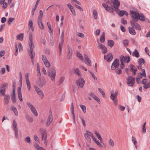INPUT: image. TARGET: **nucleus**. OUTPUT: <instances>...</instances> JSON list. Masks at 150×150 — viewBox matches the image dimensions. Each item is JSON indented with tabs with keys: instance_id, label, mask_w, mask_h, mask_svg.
<instances>
[{
	"instance_id": "obj_1",
	"label": "nucleus",
	"mask_w": 150,
	"mask_h": 150,
	"mask_svg": "<svg viewBox=\"0 0 150 150\" xmlns=\"http://www.w3.org/2000/svg\"><path fill=\"white\" fill-rule=\"evenodd\" d=\"M29 46L30 50L28 51L29 54L31 59V62L33 65H34L33 60L34 57L35 56V52L33 50L35 48L33 42L32 35L31 34H29Z\"/></svg>"
},
{
	"instance_id": "obj_2",
	"label": "nucleus",
	"mask_w": 150,
	"mask_h": 150,
	"mask_svg": "<svg viewBox=\"0 0 150 150\" xmlns=\"http://www.w3.org/2000/svg\"><path fill=\"white\" fill-rule=\"evenodd\" d=\"M130 14H131L132 17L135 19H139L141 21H145L148 23L149 22V20L148 19L146 18L142 14H139L136 11L133 10L130 11Z\"/></svg>"
},
{
	"instance_id": "obj_3",
	"label": "nucleus",
	"mask_w": 150,
	"mask_h": 150,
	"mask_svg": "<svg viewBox=\"0 0 150 150\" xmlns=\"http://www.w3.org/2000/svg\"><path fill=\"white\" fill-rule=\"evenodd\" d=\"M26 105L30 109L31 112L36 117L38 116V114L36 108L30 103L27 102Z\"/></svg>"
},
{
	"instance_id": "obj_4",
	"label": "nucleus",
	"mask_w": 150,
	"mask_h": 150,
	"mask_svg": "<svg viewBox=\"0 0 150 150\" xmlns=\"http://www.w3.org/2000/svg\"><path fill=\"white\" fill-rule=\"evenodd\" d=\"M48 76L51 79L53 82L55 81V76L56 75V70L54 68L51 69L48 73Z\"/></svg>"
},
{
	"instance_id": "obj_5",
	"label": "nucleus",
	"mask_w": 150,
	"mask_h": 150,
	"mask_svg": "<svg viewBox=\"0 0 150 150\" xmlns=\"http://www.w3.org/2000/svg\"><path fill=\"white\" fill-rule=\"evenodd\" d=\"M127 83L128 86L131 87L133 86L135 83V78L132 76H129L127 77Z\"/></svg>"
},
{
	"instance_id": "obj_6",
	"label": "nucleus",
	"mask_w": 150,
	"mask_h": 150,
	"mask_svg": "<svg viewBox=\"0 0 150 150\" xmlns=\"http://www.w3.org/2000/svg\"><path fill=\"white\" fill-rule=\"evenodd\" d=\"M131 25L133 28L136 30H140L141 29V28L139 24L137 23L135 20H132L130 21Z\"/></svg>"
},
{
	"instance_id": "obj_7",
	"label": "nucleus",
	"mask_w": 150,
	"mask_h": 150,
	"mask_svg": "<svg viewBox=\"0 0 150 150\" xmlns=\"http://www.w3.org/2000/svg\"><path fill=\"white\" fill-rule=\"evenodd\" d=\"M111 1L113 4V8L115 9V11L118 12L119 11L118 8L120 5V2L118 0H111Z\"/></svg>"
},
{
	"instance_id": "obj_8",
	"label": "nucleus",
	"mask_w": 150,
	"mask_h": 150,
	"mask_svg": "<svg viewBox=\"0 0 150 150\" xmlns=\"http://www.w3.org/2000/svg\"><path fill=\"white\" fill-rule=\"evenodd\" d=\"M76 83L77 86L81 88L83 87L85 84V80L82 78H79L76 81Z\"/></svg>"
},
{
	"instance_id": "obj_9",
	"label": "nucleus",
	"mask_w": 150,
	"mask_h": 150,
	"mask_svg": "<svg viewBox=\"0 0 150 150\" xmlns=\"http://www.w3.org/2000/svg\"><path fill=\"white\" fill-rule=\"evenodd\" d=\"M42 60L46 67L48 68H50L51 66L50 63L48 61L46 56L43 55L42 56Z\"/></svg>"
},
{
	"instance_id": "obj_10",
	"label": "nucleus",
	"mask_w": 150,
	"mask_h": 150,
	"mask_svg": "<svg viewBox=\"0 0 150 150\" xmlns=\"http://www.w3.org/2000/svg\"><path fill=\"white\" fill-rule=\"evenodd\" d=\"M53 117L51 111H50L49 113V115L47 117L46 122V125L47 126L50 125L53 121Z\"/></svg>"
},
{
	"instance_id": "obj_11",
	"label": "nucleus",
	"mask_w": 150,
	"mask_h": 150,
	"mask_svg": "<svg viewBox=\"0 0 150 150\" xmlns=\"http://www.w3.org/2000/svg\"><path fill=\"white\" fill-rule=\"evenodd\" d=\"M102 6L106 11L111 13L113 12V8L112 6L110 7L105 3H103L102 4Z\"/></svg>"
},
{
	"instance_id": "obj_12",
	"label": "nucleus",
	"mask_w": 150,
	"mask_h": 150,
	"mask_svg": "<svg viewBox=\"0 0 150 150\" xmlns=\"http://www.w3.org/2000/svg\"><path fill=\"white\" fill-rule=\"evenodd\" d=\"M119 65V60L118 59H116L113 62L112 65L111 69L112 70H115L117 68Z\"/></svg>"
},
{
	"instance_id": "obj_13",
	"label": "nucleus",
	"mask_w": 150,
	"mask_h": 150,
	"mask_svg": "<svg viewBox=\"0 0 150 150\" xmlns=\"http://www.w3.org/2000/svg\"><path fill=\"white\" fill-rule=\"evenodd\" d=\"M111 93L110 95V98L112 100H117V96L118 95V91L116 90L115 92L113 91H111Z\"/></svg>"
},
{
	"instance_id": "obj_14",
	"label": "nucleus",
	"mask_w": 150,
	"mask_h": 150,
	"mask_svg": "<svg viewBox=\"0 0 150 150\" xmlns=\"http://www.w3.org/2000/svg\"><path fill=\"white\" fill-rule=\"evenodd\" d=\"M92 136V133L88 131H87L86 132V133L84 134V136L85 139L90 143H91V138Z\"/></svg>"
},
{
	"instance_id": "obj_15",
	"label": "nucleus",
	"mask_w": 150,
	"mask_h": 150,
	"mask_svg": "<svg viewBox=\"0 0 150 150\" xmlns=\"http://www.w3.org/2000/svg\"><path fill=\"white\" fill-rule=\"evenodd\" d=\"M67 47L68 50V58L69 59L71 58L72 56L73 50L71 47L69 45H67Z\"/></svg>"
},
{
	"instance_id": "obj_16",
	"label": "nucleus",
	"mask_w": 150,
	"mask_h": 150,
	"mask_svg": "<svg viewBox=\"0 0 150 150\" xmlns=\"http://www.w3.org/2000/svg\"><path fill=\"white\" fill-rule=\"evenodd\" d=\"M13 129L15 133V137L16 138H17L18 137V132L17 127V123L15 120H13Z\"/></svg>"
},
{
	"instance_id": "obj_17",
	"label": "nucleus",
	"mask_w": 150,
	"mask_h": 150,
	"mask_svg": "<svg viewBox=\"0 0 150 150\" xmlns=\"http://www.w3.org/2000/svg\"><path fill=\"white\" fill-rule=\"evenodd\" d=\"M98 47L102 50V52L103 53L105 54L107 52V49L106 47L100 43L99 42H98Z\"/></svg>"
},
{
	"instance_id": "obj_18",
	"label": "nucleus",
	"mask_w": 150,
	"mask_h": 150,
	"mask_svg": "<svg viewBox=\"0 0 150 150\" xmlns=\"http://www.w3.org/2000/svg\"><path fill=\"white\" fill-rule=\"evenodd\" d=\"M88 95L92 98L98 103H100V99L96 96L94 93L92 92H90L88 93Z\"/></svg>"
},
{
	"instance_id": "obj_19",
	"label": "nucleus",
	"mask_w": 150,
	"mask_h": 150,
	"mask_svg": "<svg viewBox=\"0 0 150 150\" xmlns=\"http://www.w3.org/2000/svg\"><path fill=\"white\" fill-rule=\"evenodd\" d=\"M129 68L130 71L133 72V75L134 76L136 75L137 69L135 68L134 65L133 64H130L129 66Z\"/></svg>"
},
{
	"instance_id": "obj_20",
	"label": "nucleus",
	"mask_w": 150,
	"mask_h": 150,
	"mask_svg": "<svg viewBox=\"0 0 150 150\" xmlns=\"http://www.w3.org/2000/svg\"><path fill=\"white\" fill-rule=\"evenodd\" d=\"M71 112L72 115L73 116L74 122V123H75V116L74 114V107L73 103H72L71 105Z\"/></svg>"
},
{
	"instance_id": "obj_21",
	"label": "nucleus",
	"mask_w": 150,
	"mask_h": 150,
	"mask_svg": "<svg viewBox=\"0 0 150 150\" xmlns=\"http://www.w3.org/2000/svg\"><path fill=\"white\" fill-rule=\"evenodd\" d=\"M10 96L9 95L7 94L5 96L4 98V102L5 104H7L9 102Z\"/></svg>"
},
{
	"instance_id": "obj_22",
	"label": "nucleus",
	"mask_w": 150,
	"mask_h": 150,
	"mask_svg": "<svg viewBox=\"0 0 150 150\" xmlns=\"http://www.w3.org/2000/svg\"><path fill=\"white\" fill-rule=\"evenodd\" d=\"M18 98L22 102L23 101V98L21 88L18 87Z\"/></svg>"
},
{
	"instance_id": "obj_23",
	"label": "nucleus",
	"mask_w": 150,
	"mask_h": 150,
	"mask_svg": "<svg viewBox=\"0 0 150 150\" xmlns=\"http://www.w3.org/2000/svg\"><path fill=\"white\" fill-rule=\"evenodd\" d=\"M104 58L106 59L108 62H109L112 59L113 56L112 54L110 53L108 54L107 56L105 55Z\"/></svg>"
},
{
	"instance_id": "obj_24",
	"label": "nucleus",
	"mask_w": 150,
	"mask_h": 150,
	"mask_svg": "<svg viewBox=\"0 0 150 150\" xmlns=\"http://www.w3.org/2000/svg\"><path fill=\"white\" fill-rule=\"evenodd\" d=\"M84 57L87 62L86 63V64L89 66H91V62L90 59L89 58L87 55L86 54H84Z\"/></svg>"
},
{
	"instance_id": "obj_25",
	"label": "nucleus",
	"mask_w": 150,
	"mask_h": 150,
	"mask_svg": "<svg viewBox=\"0 0 150 150\" xmlns=\"http://www.w3.org/2000/svg\"><path fill=\"white\" fill-rule=\"evenodd\" d=\"M129 31V33L131 34L135 35L136 34V32L134 28L132 27H129L128 28Z\"/></svg>"
},
{
	"instance_id": "obj_26",
	"label": "nucleus",
	"mask_w": 150,
	"mask_h": 150,
	"mask_svg": "<svg viewBox=\"0 0 150 150\" xmlns=\"http://www.w3.org/2000/svg\"><path fill=\"white\" fill-rule=\"evenodd\" d=\"M33 22L32 20H30L28 22V28L29 29H30L33 31L34 30V28L33 26Z\"/></svg>"
},
{
	"instance_id": "obj_27",
	"label": "nucleus",
	"mask_w": 150,
	"mask_h": 150,
	"mask_svg": "<svg viewBox=\"0 0 150 150\" xmlns=\"http://www.w3.org/2000/svg\"><path fill=\"white\" fill-rule=\"evenodd\" d=\"M38 23L39 27L42 30H44L45 28L42 22V20L38 19Z\"/></svg>"
},
{
	"instance_id": "obj_28",
	"label": "nucleus",
	"mask_w": 150,
	"mask_h": 150,
	"mask_svg": "<svg viewBox=\"0 0 150 150\" xmlns=\"http://www.w3.org/2000/svg\"><path fill=\"white\" fill-rule=\"evenodd\" d=\"M118 14L120 16H122L124 15H125L127 16L128 15V13L126 11L124 10L120 11Z\"/></svg>"
},
{
	"instance_id": "obj_29",
	"label": "nucleus",
	"mask_w": 150,
	"mask_h": 150,
	"mask_svg": "<svg viewBox=\"0 0 150 150\" xmlns=\"http://www.w3.org/2000/svg\"><path fill=\"white\" fill-rule=\"evenodd\" d=\"M132 55L133 56L137 58L139 57V54L138 52L137 49H135L132 54Z\"/></svg>"
},
{
	"instance_id": "obj_30",
	"label": "nucleus",
	"mask_w": 150,
	"mask_h": 150,
	"mask_svg": "<svg viewBox=\"0 0 150 150\" xmlns=\"http://www.w3.org/2000/svg\"><path fill=\"white\" fill-rule=\"evenodd\" d=\"M11 110L12 111L14 112L15 115L16 116H18V110L14 106H11Z\"/></svg>"
},
{
	"instance_id": "obj_31",
	"label": "nucleus",
	"mask_w": 150,
	"mask_h": 150,
	"mask_svg": "<svg viewBox=\"0 0 150 150\" xmlns=\"http://www.w3.org/2000/svg\"><path fill=\"white\" fill-rule=\"evenodd\" d=\"M74 73L77 74L78 76H81V74L78 68H75L74 70Z\"/></svg>"
},
{
	"instance_id": "obj_32",
	"label": "nucleus",
	"mask_w": 150,
	"mask_h": 150,
	"mask_svg": "<svg viewBox=\"0 0 150 150\" xmlns=\"http://www.w3.org/2000/svg\"><path fill=\"white\" fill-rule=\"evenodd\" d=\"M17 39L19 40L22 41L23 38V33H20L16 36Z\"/></svg>"
},
{
	"instance_id": "obj_33",
	"label": "nucleus",
	"mask_w": 150,
	"mask_h": 150,
	"mask_svg": "<svg viewBox=\"0 0 150 150\" xmlns=\"http://www.w3.org/2000/svg\"><path fill=\"white\" fill-rule=\"evenodd\" d=\"M11 100L14 103H15L16 102V92L13 91V95L11 97Z\"/></svg>"
},
{
	"instance_id": "obj_34",
	"label": "nucleus",
	"mask_w": 150,
	"mask_h": 150,
	"mask_svg": "<svg viewBox=\"0 0 150 150\" xmlns=\"http://www.w3.org/2000/svg\"><path fill=\"white\" fill-rule=\"evenodd\" d=\"M34 146L37 150H45V149L42 147H40L37 143H35Z\"/></svg>"
},
{
	"instance_id": "obj_35",
	"label": "nucleus",
	"mask_w": 150,
	"mask_h": 150,
	"mask_svg": "<svg viewBox=\"0 0 150 150\" xmlns=\"http://www.w3.org/2000/svg\"><path fill=\"white\" fill-rule=\"evenodd\" d=\"M108 143L109 145L112 147H113L115 145V143L113 140L110 139L108 141Z\"/></svg>"
},
{
	"instance_id": "obj_36",
	"label": "nucleus",
	"mask_w": 150,
	"mask_h": 150,
	"mask_svg": "<svg viewBox=\"0 0 150 150\" xmlns=\"http://www.w3.org/2000/svg\"><path fill=\"white\" fill-rule=\"evenodd\" d=\"M100 40L101 42L102 43L104 42L105 41V33L104 32H103L102 33Z\"/></svg>"
},
{
	"instance_id": "obj_37",
	"label": "nucleus",
	"mask_w": 150,
	"mask_h": 150,
	"mask_svg": "<svg viewBox=\"0 0 150 150\" xmlns=\"http://www.w3.org/2000/svg\"><path fill=\"white\" fill-rule=\"evenodd\" d=\"M63 42H64L61 41L59 43V53L60 54H61V53L62 48L63 47Z\"/></svg>"
},
{
	"instance_id": "obj_38",
	"label": "nucleus",
	"mask_w": 150,
	"mask_h": 150,
	"mask_svg": "<svg viewBox=\"0 0 150 150\" xmlns=\"http://www.w3.org/2000/svg\"><path fill=\"white\" fill-rule=\"evenodd\" d=\"M65 79V77L64 76L61 77L58 81V85H61Z\"/></svg>"
},
{
	"instance_id": "obj_39",
	"label": "nucleus",
	"mask_w": 150,
	"mask_h": 150,
	"mask_svg": "<svg viewBox=\"0 0 150 150\" xmlns=\"http://www.w3.org/2000/svg\"><path fill=\"white\" fill-rule=\"evenodd\" d=\"M108 45L111 47H113L114 45V42L112 40H108Z\"/></svg>"
},
{
	"instance_id": "obj_40",
	"label": "nucleus",
	"mask_w": 150,
	"mask_h": 150,
	"mask_svg": "<svg viewBox=\"0 0 150 150\" xmlns=\"http://www.w3.org/2000/svg\"><path fill=\"white\" fill-rule=\"evenodd\" d=\"M6 92L5 89H0V96H5Z\"/></svg>"
},
{
	"instance_id": "obj_41",
	"label": "nucleus",
	"mask_w": 150,
	"mask_h": 150,
	"mask_svg": "<svg viewBox=\"0 0 150 150\" xmlns=\"http://www.w3.org/2000/svg\"><path fill=\"white\" fill-rule=\"evenodd\" d=\"M89 72L91 75L93 79L95 81L97 82L98 80L96 77L94 75L93 73L91 71H89Z\"/></svg>"
},
{
	"instance_id": "obj_42",
	"label": "nucleus",
	"mask_w": 150,
	"mask_h": 150,
	"mask_svg": "<svg viewBox=\"0 0 150 150\" xmlns=\"http://www.w3.org/2000/svg\"><path fill=\"white\" fill-rule=\"evenodd\" d=\"M76 55L78 57V58L80 59L83 60V57L81 55L79 52H76Z\"/></svg>"
},
{
	"instance_id": "obj_43",
	"label": "nucleus",
	"mask_w": 150,
	"mask_h": 150,
	"mask_svg": "<svg viewBox=\"0 0 150 150\" xmlns=\"http://www.w3.org/2000/svg\"><path fill=\"white\" fill-rule=\"evenodd\" d=\"M26 83L27 88L29 91H30L31 89V84L30 81H26Z\"/></svg>"
},
{
	"instance_id": "obj_44",
	"label": "nucleus",
	"mask_w": 150,
	"mask_h": 150,
	"mask_svg": "<svg viewBox=\"0 0 150 150\" xmlns=\"http://www.w3.org/2000/svg\"><path fill=\"white\" fill-rule=\"evenodd\" d=\"M80 107L81 109L83 112L85 113L86 112V108L85 105H80Z\"/></svg>"
},
{
	"instance_id": "obj_45",
	"label": "nucleus",
	"mask_w": 150,
	"mask_h": 150,
	"mask_svg": "<svg viewBox=\"0 0 150 150\" xmlns=\"http://www.w3.org/2000/svg\"><path fill=\"white\" fill-rule=\"evenodd\" d=\"M95 134L98 137V139L101 142H102L103 139L102 137H101L100 135L97 132H96L95 133Z\"/></svg>"
},
{
	"instance_id": "obj_46",
	"label": "nucleus",
	"mask_w": 150,
	"mask_h": 150,
	"mask_svg": "<svg viewBox=\"0 0 150 150\" xmlns=\"http://www.w3.org/2000/svg\"><path fill=\"white\" fill-rule=\"evenodd\" d=\"M93 14L94 16V18L96 19L98 18V13L97 11L95 10H93Z\"/></svg>"
},
{
	"instance_id": "obj_47",
	"label": "nucleus",
	"mask_w": 150,
	"mask_h": 150,
	"mask_svg": "<svg viewBox=\"0 0 150 150\" xmlns=\"http://www.w3.org/2000/svg\"><path fill=\"white\" fill-rule=\"evenodd\" d=\"M38 94L39 95L40 97L41 98H42L44 97V94L42 91L41 90L39 92H38Z\"/></svg>"
},
{
	"instance_id": "obj_48",
	"label": "nucleus",
	"mask_w": 150,
	"mask_h": 150,
	"mask_svg": "<svg viewBox=\"0 0 150 150\" xmlns=\"http://www.w3.org/2000/svg\"><path fill=\"white\" fill-rule=\"evenodd\" d=\"M15 20V18H9L8 21V24L9 25H10L11 23L13 22L14 20Z\"/></svg>"
},
{
	"instance_id": "obj_49",
	"label": "nucleus",
	"mask_w": 150,
	"mask_h": 150,
	"mask_svg": "<svg viewBox=\"0 0 150 150\" xmlns=\"http://www.w3.org/2000/svg\"><path fill=\"white\" fill-rule=\"evenodd\" d=\"M98 90H99V91L100 92V93L103 95V97H105V94L104 91L101 88H98Z\"/></svg>"
},
{
	"instance_id": "obj_50",
	"label": "nucleus",
	"mask_w": 150,
	"mask_h": 150,
	"mask_svg": "<svg viewBox=\"0 0 150 150\" xmlns=\"http://www.w3.org/2000/svg\"><path fill=\"white\" fill-rule=\"evenodd\" d=\"M18 48L19 52H22L23 51V47L21 42H19V43Z\"/></svg>"
},
{
	"instance_id": "obj_51",
	"label": "nucleus",
	"mask_w": 150,
	"mask_h": 150,
	"mask_svg": "<svg viewBox=\"0 0 150 150\" xmlns=\"http://www.w3.org/2000/svg\"><path fill=\"white\" fill-rule=\"evenodd\" d=\"M40 16H39L38 19H41L43 17V13L42 10H40L39 12Z\"/></svg>"
},
{
	"instance_id": "obj_52",
	"label": "nucleus",
	"mask_w": 150,
	"mask_h": 150,
	"mask_svg": "<svg viewBox=\"0 0 150 150\" xmlns=\"http://www.w3.org/2000/svg\"><path fill=\"white\" fill-rule=\"evenodd\" d=\"M146 122H145L143 125L142 132L143 133H145L146 132Z\"/></svg>"
},
{
	"instance_id": "obj_53",
	"label": "nucleus",
	"mask_w": 150,
	"mask_h": 150,
	"mask_svg": "<svg viewBox=\"0 0 150 150\" xmlns=\"http://www.w3.org/2000/svg\"><path fill=\"white\" fill-rule=\"evenodd\" d=\"M25 141L28 143H29L30 142V137L29 136L27 137L25 139Z\"/></svg>"
},
{
	"instance_id": "obj_54",
	"label": "nucleus",
	"mask_w": 150,
	"mask_h": 150,
	"mask_svg": "<svg viewBox=\"0 0 150 150\" xmlns=\"http://www.w3.org/2000/svg\"><path fill=\"white\" fill-rule=\"evenodd\" d=\"M132 141L133 142L134 144V145H135L137 144V142L136 141V140L135 138H134L133 136H132Z\"/></svg>"
},
{
	"instance_id": "obj_55",
	"label": "nucleus",
	"mask_w": 150,
	"mask_h": 150,
	"mask_svg": "<svg viewBox=\"0 0 150 150\" xmlns=\"http://www.w3.org/2000/svg\"><path fill=\"white\" fill-rule=\"evenodd\" d=\"M144 60L143 58H140L139 60V65H142V63L144 64Z\"/></svg>"
},
{
	"instance_id": "obj_56",
	"label": "nucleus",
	"mask_w": 150,
	"mask_h": 150,
	"mask_svg": "<svg viewBox=\"0 0 150 150\" xmlns=\"http://www.w3.org/2000/svg\"><path fill=\"white\" fill-rule=\"evenodd\" d=\"M120 110L123 111H124L125 109V107L121 105H119L118 106Z\"/></svg>"
},
{
	"instance_id": "obj_57",
	"label": "nucleus",
	"mask_w": 150,
	"mask_h": 150,
	"mask_svg": "<svg viewBox=\"0 0 150 150\" xmlns=\"http://www.w3.org/2000/svg\"><path fill=\"white\" fill-rule=\"evenodd\" d=\"M129 41L128 40H125L123 41V44L125 46H127L128 45Z\"/></svg>"
},
{
	"instance_id": "obj_58",
	"label": "nucleus",
	"mask_w": 150,
	"mask_h": 150,
	"mask_svg": "<svg viewBox=\"0 0 150 150\" xmlns=\"http://www.w3.org/2000/svg\"><path fill=\"white\" fill-rule=\"evenodd\" d=\"M143 87L145 89H147L150 87V84L149 83H148L147 84L144 85Z\"/></svg>"
},
{
	"instance_id": "obj_59",
	"label": "nucleus",
	"mask_w": 150,
	"mask_h": 150,
	"mask_svg": "<svg viewBox=\"0 0 150 150\" xmlns=\"http://www.w3.org/2000/svg\"><path fill=\"white\" fill-rule=\"evenodd\" d=\"M120 62H124L125 61V57H124L123 55L120 56Z\"/></svg>"
},
{
	"instance_id": "obj_60",
	"label": "nucleus",
	"mask_w": 150,
	"mask_h": 150,
	"mask_svg": "<svg viewBox=\"0 0 150 150\" xmlns=\"http://www.w3.org/2000/svg\"><path fill=\"white\" fill-rule=\"evenodd\" d=\"M130 61V58L129 56H127L125 57V61L127 63H128Z\"/></svg>"
},
{
	"instance_id": "obj_61",
	"label": "nucleus",
	"mask_w": 150,
	"mask_h": 150,
	"mask_svg": "<svg viewBox=\"0 0 150 150\" xmlns=\"http://www.w3.org/2000/svg\"><path fill=\"white\" fill-rule=\"evenodd\" d=\"M71 11L72 12V14L74 16L76 15V12L75 11L74 8V7H72L71 9H70Z\"/></svg>"
},
{
	"instance_id": "obj_62",
	"label": "nucleus",
	"mask_w": 150,
	"mask_h": 150,
	"mask_svg": "<svg viewBox=\"0 0 150 150\" xmlns=\"http://www.w3.org/2000/svg\"><path fill=\"white\" fill-rule=\"evenodd\" d=\"M95 142L97 146L100 147H101L102 146V144L99 142L98 141L96 140Z\"/></svg>"
},
{
	"instance_id": "obj_63",
	"label": "nucleus",
	"mask_w": 150,
	"mask_h": 150,
	"mask_svg": "<svg viewBox=\"0 0 150 150\" xmlns=\"http://www.w3.org/2000/svg\"><path fill=\"white\" fill-rule=\"evenodd\" d=\"M45 81H43L41 82L39 84V86L40 87H42L45 84Z\"/></svg>"
},
{
	"instance_id": "obj_64",
	"label": "nucleus",
	"mask_w": 150,
	"mask_h": 150,
	"mask_svg": "<svg viewBox=\"0 0 150 150\" xmlns=\"http://www.w3.org/2000/svg\"><path fill=\"white\" fill-rule=\"evenodd\" d=\"M40 132L42 135L47 134L46 131L43 129H41L40 130Z\"/></svg>"
}]
</instances>
